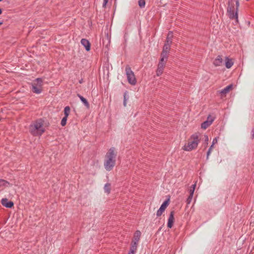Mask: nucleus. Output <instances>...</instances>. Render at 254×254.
<instances>
[{
	"instance_id": "nucleus-1",
	"label": "nucleus",
	"mask_w": 254,
	"mask_h": 254,
	"mask_svg": "<svg viewBox=\"0 0 254 254\" xmlns=\"http://www.w3.org/2000/svg\"><path fill=\"white\" fill-rule=\"evenodd\" d=\"M116 155L114 147L111 148L106 153L104 165L107 171H110L113 169L115 165Z\"/></svg>"
},
{
	"instance_id": "nucleus-2",
	"label": "nucleus",
	"mask_w": 254,
	"mask_h": 254,
	"mask_svg": "<svg viewBox=\"0 0 254 254\" xmlns=\"http://www.w3.org/2000/svg\"><path fill=\"white\" fill-rule=\"evenodd\" d=\"M45 131L43 121L41 119L33 122L29 126V131L34 136H41Z\"/></svg>"
},
{
	"instance_id": "nucleus-3",
	"label": "nucleus",
	"mask_w": 254,
	"mask_h": 254,
	"mask_svg": "<svg viewBox=\"0 0 254 254\" xmlns=\"http://www.w3.org/2000/svg\"><path fill=\"white\" fill-rule=\"evenodd\" d=\"M200 140L197 133L193 134L190 136L188 141L183 147L182 149L186 151H190L196 149Z\"/></svg>"
},
{
	"instance_id": "nucleus-4",
	"label": "nucleus",
	"mask_w": 254,
	"mask_h": 254,
	"mask_svg": "<svg viewBox=\"0 0 254 254\" xmlns=\"http://www.w3.org/2000/svg\"><path fill=\"white\" fill-rule=\"evenodd\" d=\"M236 8L235 9L234 5H230L229 4L228 7L227 11L230 18L232 19H236L237 21L238 19V12L239 6V0H236Z\"/></svg>"
},
{
	"instance_id": "nucleus-5",
	"label": "nucleus",
	"mask_w": 254,
	"mask_h": 254,
	"mask_svg": "<svg viewBox=\"0 0 254 254\" xmlns=\"http://www.w3.org/2000/svg\"><path fill=\"white\" fill-rule=\"evenodd\" d=\"M43 80L40 78H36L32 83V91L37 94L42 92V87L43 85Z\"/></svg>"
},
{
	"instance_id": "nucleus-6",
	"label": "nucleus",
	"mask_w": 254,
	"mask_h": 254,
	"mask_svg": "<svg viewBox=\"0 0 254 254\" xmlns=\"http://www.w3.org/2000/svg\"><path fill=\"white\" fill-rule=\"evenodd\" d=\"M126 73L128 83L132 85H135L136 83V79L135 75L128 65L126 67Z\"/></svg>"
},
{
	"instance_id": "nucleus-7",
	"label": "nucleus",
	"mask_w": 254,
	"mask_h": 254,
	"mask_svg": "<svg viewBox=\"0 0 254 254\" xmlns=\"http://www.w3.org/2000/svg\"><path fill=\"white\" fill-rule=\"evenodd\" d=\"M171 44L165 43L163 51L161 55V58H162V61L167 60L168 59V55L169 53L170 47H171Z\"/></svg>"
},
{
	"instance_id": "nucleus-8",
	"label": "nucleus",
	"mask_w": 254,
	"mask_h": 254,
	"mask_svg": "<svg viewBox=\"0 0 254 254\" xmlns=\"http://www.w3.org/2000/svg\"><path fill=\"white\" fill-rule=\"evenodd\" d=\"M166 61L167 60H165L164 61H162V58H161L156 70L157 76H159L163 73Z\"/></svg>"
},
{
	"instance_id": "nucleus-9",
	"label": "nucleus",
	"mask_w": 254,
	"mask_h": 254,
	"mask_svg": "<svg viewBox=\"0 0 254 254\" xmlns=\"http://www.w3.org/2000/svg\"><path fill=\"white\" fill-rule=\"evenodd\" d=\"M169 199L166 200L161 205L159 209L156 212V215L157 217L160 216L163 212L165 210L166 208L169 205Z\"/></svg>"
},
{
	"instance_id": "nucleus-10",
	"label": "nucleus",
	"mask_w": 254,
	"mask_h": 254,
	"mask_svg": "<svg viewBox=\"0 0 254 254\" xmlns=\"http://www.w3.org/2000/svg\"><path fill=\"white\" fill-rule=\"evenodd\" d=\"M2 205L7 208H11L13 206V203L11 201H8L6 198H2L1 200Z\"/></svg>"
},
{
	"instance_id": "nucleus-11",
	"label": "nucleus",
	"mask_w": 254,
	"mask_h": 254,
	"mask_svg": "<svg viewBox=\"0 0 254 254\" xmlns=\"http://www.w3.org/2000/svg\"><path fill=\"white\" fill-rule=\"evenodd\" d=\"M81 44L83 46H84L87 51H90L91 45L88 40L86 39H82L81 40Z\"/></svg>"
},
{
	"instance_id": "nucleus-12",
	"label": "nucleus",
	"mask_w": 254,
	"mask_h": 254,
	"mask_svg": "<svg viewBox=\"0 0 254 254\" xmlns=\"http://www.w3.org/2000/svg\"><path fill=\"white\" fill-rule=\"evenodd\" d=\"M174 221V212L171 211L168 221L167 227L169 228H171L173 225Z\"/></svg>"
},
{
	"instance_id": "nucleus-13",
	"label": "nucleus",
	"mask_w": 254,
	"mask_h": 254,
	"mask_svg": "<svg viewBox=\"0 0 254 254\" xmlns=\"http://www.w3.org/2000/svg\"><path fill=\"white\" fill-rule=\"evenodd\" d=\"M223 63V60L221 56H218L213 62V64L216 66H221Z\"/></svg>"
},
{
	"instance_id": "nucleus-14",
	"label": "nucleus",
	"mask_w": 254,
	"mask_h": 254,
	"mask_svg": "<svg viewBox=\"0 0 254 254\" xmlns=\"http://www.w3.org/2000/svg\"><path fill=\"white\" fill-rule=\"evenodd\" d=\"M232 88H233V85L230 84V85H228L227 86H226L224 89H222L221 90L219 91V92L220 94L225 95V94H226L227 93H228V92H229V91L232 89Z\"/></svg>"
},
{
	"instance_id": "nucleus-15",
	"label": "nucleus",
	"mask_w": 254,
	"mask_h": 254,
	"mask_svg": "<svg viewBox=\"0 0 254 254\" xmlns=\"http://www.w3.org/2000/svg\"><path fill=\"white\" fill-rule=\"evenodd\" d=\"M225 64L227 68H231L234 64V62H233L232 60L229 59L228 57H225Z\"/></svg>"
},
{
	"instance_id": "nucleus-16",
	"label": "nucleus",
	"mask_w": 254,
	"mask_h": 254,
	"mask_svg": "<svg viewBox=\"0 0 254 254\" xmlns=\"http://www.w3.org/2000/svg\"><path fill=\"white\" fill-rule=\"evenodd\" d=\"M173 37V35L172 32H169L168 34L165 43L171 45L172 43Z\"/></svg>"
},
{
	"instance_id": "nucleus-17",
	"label": "nucleus",
	"mask_w": 254,
	"mask_h": 254,
	"mask_svg": "<svg viewBox=\"0 0 254 254\" xmlns=\"http://www.w3.org/2000/svg\"><path fill=\"white\" fill-rule=\"evenodd\" d=\"M77 96L79 98V99H80L81 102L84 104V105L87 108H89V103L88 102L87 100L85 98H84L83 96H82L81 95H80L79 94H78Z\"/></svg>"
},
{
	"instance_id": "nucleus-18",
	"label": "nucleus",
	"mask_w": 254,
	"mask_h": 254,
	"mask_svg": "<svg viewBox=\"0 0 254 254\" xmlns=\"http://www.w3.org/2000/svg\"><path fill=\"white\" fill-rule=\"evenodd\" d=\"M9 186H10L9 182L4 180L0 179V188L1 187H8Z\"/></svg>"
},
{
	"instance_id": "nucleus-19",
	"label": "nucleus",
	"mask_w": 254,
	"mask_h": 254,
	"mask_svg": "<svg viewBox=\"0 0 254 254\" xmlns=\"http://www.w3.org/2000/svg\"><path fill=\"white\" fill-rule=\"evenodd\" d=\"M140 236L141 232L138 230L136 231L134 234V238L133 240L136 242H138L140 239Z\"/></svg>"
},
{
	"instance_id": "nucleus-20",
	"label": "nucleus",
	"mask_w": 254,
	"mask_h": 254,
	"mask_svg": "<svg viewBox=\"0 0 254 254\" xmlns=\"http://www.w3.org/2000/svg\"><path fill=\"white\" fill-rule=\"evenodd\" d=\"M104 190L105 192L109 194L111 191V184L109 183L106 184L104 186Z\"/></svg>"
},
{
	"instance_id": "nucleus-21",
	"label": "nucleus",
	"mask_w": 254,
	"mask_h": 254,
	"mask_svg": "<svg viewBox=\"0 0 254 254\" xmlns=\"http://www.w3.org/2000/svg\"><path fill=\"white\" fill-rule=\"evenodd\" d=\"M70 111V109L69 106H66L64 109V116L68 117Z\"/></svg>"
},
{
	"instance_id": "nucleus-22",
	"label": "nucleus",
	"mask_w": 254,
	"mask_h": 254,
	"mask_svg": "<svg viewBox=\"0 0 254 254\" xmlns=\"http://www.w3.org/2000/svg\"><path fill=\"white\" fill-rule=\"evenodd\" d=\"M211 125L208 123V122L205 121L203 122L201 125V127L202 129H206L208 127H209Z\"/></svg>"
},
{
	"instance_id": "nucleus-23",
	"label": "nucleus",
	"mask_w": 254,
	"mask_h": 254,
	"mask_svg": "<svg viewBox=\"0 0 254 254\" xmlns=\"http://www.w3.org/2000/svg\"><path fill=\"white\" fill-rule=\"evenodd\" d=\"M67 119V117L65 116L62 119L61 123V125L62 126L64 127L65 126L66 124Z\"/></svg>"
},
{
	"instance_id": "nucleus-24",
	"label": "nucleus",
	"mask_w": 254,
	"mask_h": 254,
	"mask_svg": "<svg viewBox=\"0 0 254 254\" xmlns=\"http://www.w3.org/2000/svg\"><path fill=\"white\" fill-rule=\"evenodd\" d=\"M214 118L211 116L210 115L208 116L207 120L206 121L208 122V123L210 125H211L214 121Z\"/></svg>"
},
{
	"instance_id": "nucleus-25",
	"label": "nucleus",
	"mask_w": 254,
	"mask_h": 254,
	"mask_svg": "<svg viewBox=\"0 0 254 254\" xmlns=\"http://www.w3.org/2000/svg\"><path fill=\"white\" fill-rule=\"evenodd\" d=\"M138 4L140 7H143L145 6V2L144 0H139L138 1Z\"/></svg>"
},
{
	"instance_id": "nucleus-26",
	"label": "nucleus",
	"mask_w": 254,
	"mask_h": 254,
	"mask_svg": "<svg viewBox=\"0 0 254 254\" xmlns=\"http://www.w3.org/2000/svg\"><path fill=\"white\" fill-rule=\"evenodd\" d=\"M192 197H193V196H191L190 195H189V196L188 197V198L187 199V202L188 204H190L191 202Z\"/></svg>"
},
{
	"instance_id": "nucleus-27",
	"label": "nucleus",
	"mask_w": 254,
	"mask_h": 254,
	"mask_svg": "<svg viewBox=\"0 0 254 254\" xmlns=\"http://www.w3.org/2000/svg\"><path fill=\"white\" fill-rule=\"evenodd\" d=\"M137 248L136 247L131 246L130 247L129 252H132L133 253H135L136 251Z\"/></svg>"
},
{
	"instance_id": "nucleus-28",
	"label": "nucleus",
	"mask_w": 254,
	"mask_h": 254,
	"mask_svg": "<svg viewBox=\"0 0 254 254\" xmlns=\"http://www.w3.org/2000/svg\"><path fill=\"white\" fill-rule=\"evenodd\" d=\"M138 242H136L133 240L132 242L131 246L136 247L137 248Z\"/></svg>"
},
{
	"instance_id": "nucleus-29",
	"label": "nucleus",
	"mask_w": 254,
	"mask_h": 254,
	"mask_svg": "<svg viewBox=\"0 0 254 254\" xmlns=\"http://www.w3.org/2000/svg\"><path fill=\"white\" fill-rule=\"evenodd\" d=\"M218 138L217 137H215L212 141V144L214 145L217 143Z\"/></svg>"
},
{
	"instance_id": "nucleus-30",
	"label": "nucleus",
	"mask_w": 254,
	"mask_h": 254,
	"mask_svg": "<svg viewBox=\"0 0 254 254\" xmlns=\"http://www.w3.org/2000/svg\"><path fill=\"white\" fill-rule=\"evenodd\" d=\"M108 2V0H103V7L104 8L106 7Z\"/></svg>"
},
{
	"instance_id": "nucleus-31",
	"label": "nucleus",
	"mask_w": 254,
	"mask_h": 254,
	"mask_svg": "<svg viewBox=\"0 0 254 254\" xmlns=\"http://www.w3.org/2000/svg\"><path fill=\"white\" fill-rule=\"evenodd\" d=\"M194 188H191L190 190V195L193 196L194 193Z\"/></svg>"
},
{
	"instance_id": "nucleus-32",
	"label": "nucleus",
	"mask_w": 254,
	"mask_h": 254,
	"mask_svg": "<svg viewBox=\"0 0 254 254\" xmlns=\"http://www.w3.org/2000/svg\"><path fill=\"white\" fill-rule=\"evenodd\" d=\"M208 137L207 135H205V144H206V146L207 145L208 143Z\"/></svg>"
},
{
	"instance_id": "nucleus-33",
	"label": "nucleus",
	"mask_w": 254,
	"mask_h": 254,
	"mask_svg": "<svg viewBox=\"0 0 254 254\" xmlns=\"http://www.w3.org/2000/svg\"><path fill=\"white\" fill-rule=\"evenodd\" d=\"M211 150H208L207 152V159H208V157H209V156L210 155V154H211Z\"/></svg>"
},
{
	"instance_id": "nucleus-34",
	"label": "nucleus",
	"mask_w": 254,
	"mask_h": 254,
	"mask_svg": "<svg viewBox=\"0 0 254 254\" xmlns=\"http://www.w3.org/2000/svg\"><path fill=\"white\" fill-rule=\"evenodd\" d=\"M213 146L214 145L211 144L208 150L212 151L213 148Z\"/></svg>"
},
{
	"instance_id": "nucleus-35",
	"label": "nucleus",
	"mask_w": 254,
	"mask_h": 254,
	"mask_svg": "<svg viewBox=\"0 0 254 254\" xmlns=\"http://www.w3.org/2000/svg\"><path fill=\"white\" fill-rule=\"evenodd\" d=\"M126 104H127V100H124V105L125 106H126Z\"/></svg>"
},
{
	"instance_id": "nucleus-36",
	"label": "nucleus",
	"mask_w": 254,
	"mask_h": 254,
	"mask_svg": "<svg viewBox=\"0 0 254 254\" xmlns=\"http://www.w3.org/2000/svg\"><path fill=\"white\" fill-rule=\"evenodd\" d=\"M195 186H196V184H194L193 185H192V187H191V188H194V190H195Z\"/></svg>"
},
{
	"instance_id": "nucleus-37",
	"label": "nucleus",
	"mask_w": 254,
	"mask_h": 254,
	"mask_svg": "<svg viewBox=\"0 0 254 254\" xmlns=\"http://www.w3.org/2000/svg\"><path fill=\"white\" fill-rule=\"evenodd\" d=\"M135 253H133V252H128V254H134Z\"/></svg>"
},
{
	"instance_id": "nucleus-38",
	"label": "nucleus",
	"mask_w": 254,
	"mask_h": 254,
	"mask_svg": "<svg viewBox=\"0 0 254 254\" xmlns=\"http://www.w3.org/2000/svg\"><path fill=\"white\" fill-rule=\"evenodd\" d=\"M2 13V9L0 8V14Z\"/></svg>"
},
{
	"instance_id": "nucleus-39",
	"label": "nucleus",
	"mask_w": 254,
	"mask_h": 254,
	"mask_svg": "<svg viewBox=\"0 0 254 254\" xmlns=\"http://www.w3.org/2000/svg\"><path fill=\"white\" fill-rule=\"evenodd\" d=\"M124 100H127V98L126 97V95H124Z\"/></svg>"
},
{
	"instance_id": "nucleus-40",
	"label": "nucleus",
	"mask_w": 254,
	"mask_h": 254,
	"mask_svg": "<svg viewBox=\"0 0 254 254\" xmlns=\"http://www.w3.org/2000/svg\"><path fill=\"white\" fill-rule=\"evenodd\" d=\"M2 24V22H0V25H1Z\"/></svg>"
},
{
	"instance_id": "nucleus-41",
	"label": "nucleus",
	"mask_w": 254,
	"mask_h": 254,
	"mask_svg": "<svg viewBox=\"0 0 254 254\" xmlns=\"http://www.w3.org/2000/svg\"><path fill=\"white\" fill-rule=\"evenodd\" d=\"M79 83H82V80L79 81Z\"/></svg>"
},
{
	"instance_id": "nucleus-42",
	"label": "nucleus",
	"mask_w": 254,
	"mask_h": 254,
	"mask_svg": "<svg viewBox=\"0 0 254 254\" xmlns=\"http://www.w3.org/2000/svg\"><path fill=\"white\" fill-rule=\"evenodd\" d=\"M247 1H249L250 0H246Z\"/></svg>"
},
{
	"instance_id": "nucleus-43",
	"label": "nucleus",
	"mask_w": 254,
	"mask_h": 254,
	"mask_svg": "<svg viewBox=\"0 0 254 254\" xmlns=\"http://www.w3.org/2000/svg\"><path fill=\"white\" fill-rule=\"evenodd\" d=\"M2 0H0V1H2Z\"/></svg>"
}]
</instances>
